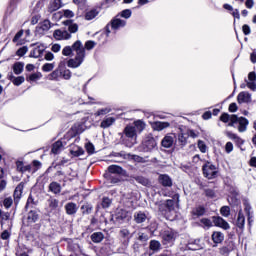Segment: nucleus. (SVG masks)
<instances>
[{"mask_svg": "<svg viewBox=\"0 0 256 256\" xmlns=\"http://www.w3.org/2000/svg\"><path fill=\"white\" fill-rule=\"evenodd\" d=\"M138 241H141L142 243H147V241H149V235H147L145 233H139Z\"/></svg>", "mask_w": 256, "mask_h": 256, "instance_id": "obj_53", "label": "nucleus"}, {"mask_svg": "<svg viewBox=\"0 0 256 256\" xmlns=\"http://www.w3.org/2000/svg\"><path fill=\"white\" fill-rule=\"evenodd\" d=\"M236 227L242 231L245 229V215L243 214V210H239L238 212Z\"/></svg>", "mask_w": 256, "mask_h": 256, "instance_id": "obj_20", "label": "nucleus"}, {"mask_svg": "<svg viewBox=\"0 0 256 256\" xmlns=\"http://www.w3.org/2000/svg\"><path fill=\"white\" fill-rule=\"evenodd\" d=\"M3 205L6 209H9L11 205H13V199L12 198H5L3 201Z\"/></svg>", "mask_w": 256, "mask_h": 256, "instance_id": "obj_60", "label": "nucleus"}, {"mask_svg": "<svg viewBox=\"0 0 256 256\" xmlns=\"http://www.w3.org/2000/svg\"><path fill=\"white\" fill-rule=\"evenodd\" d=\"M155 147H157V140H155L153 134L149 133L144 136L141 144L138 146V151L142 153H151Z\"/></svg>", "mask_w": 256, "mask_h": 256, "instance_id": "obj_3", "label": "nucleus"}, {"mask_svg": "<svg viewBox=\"0 0 256 256\" xmlns=\"http://www.w3.org/2000/svg\"><path fill=\"white\" fill-rule=\"evenodd\" d=\"M220 213L223 217H229L231 215V208L229 206H223L220 209Z\"/></svg>", "mask_w": 256, "mask_h": 256, "instance_id": "obj_45", "label": "nucleus"}, {"mask_svg": "<svg viewBox=\"0 0 256 256\" xmlns=\"http://www.w3.org/2000/svg\"><path fill=\"white\" fill-rule=\"evenodd\" d=\"M149 249L152 251V253H159V251L163 249V246L159 240H151L149 243Z\"/></svg>", "mask_w": 256, "mask_h": 256, "instance_id": "obj_21", "label": "nucleus"}, {"mask_svg": "<svg viewBox=\"0 0 256 256\" xmlns=\"http://www.w3.org/2000/svg\"><path fill=\"white\" fill-rule=\"evenodd\" d=\"M53 27V23L49 21L48 19H45L44 21L40 22L39 25L36 27V33L38 35H45L49 29Z\"/></svg>", "mask_w": 256, "mask_h": 256, "instance_id": "obj_8", "label": "nucleus"}, {"mask_svg": "<svg viewBox=\"0 0 256 256\" xmlns=\"http://www.w3.org/2000/svg\"><path fill=\"white\" fill-rule=\"evenodd\" d=\"M238 103H251V94L249 92H240L237 96Z\"/></svg>", "mask_w": 256, "mask_h": 256, "instance_id": "obj_22", "label": "nucleus"}, {"mask_svg": "<svg viewBox=\"0 0 256 256\" xmlns=\"http://www.w3.org/2000/svg\"><path fill=\"white\" fill-rule=\"evenodd\" d=\"M53 37L56 41H69L71 39V33L67 31V28H61L54 31Z\"/></svg>", "mask_w": 256, "mask_h": 256, "instance_id": "obj_7", "label": "nucleus"}, {"mask_svg": "<svg viewBox=\"0 0 256 256\" xmlns=\"http://www.w3.org/2000/svg\"><path fill=\"white\" fill-rule=\"evenodd\" d=\"M187 137H192V139H197L199 137V133L195 132L194 130H187L186 132Z\"/></svg>", "mask_w": 256, "mask_h": 256, "instance_id": "obj_59", "label": "nucleus"}, {"mask_svg": "<svg viewBox=\"0 0 256 256\" xmlns=\"http://www.w3.org/2000/svg\"><path fill=\"white\" fill-rule=\"evenodd\" d=\"M125 25H127V21L126 20H121V18H119V14L114 17L111 22L109 24L106 25L105 27V31H106V36L109 37V34L111 33V29L113 31H118V29H123V27H125ZM111 27V29H110Z\"/></svg>", "mask_w": 256, "mask_h": 256, "instance_id": "obj_4", "label": "nucleus"}, {"mask_svg": "<svg viewBox=\"0 0 256 256\" xmlns=\"http://www.w3.org/2000/svg\"><path fill=\"white\" fill-rule=\"evenodd\" d=\"M64 208L67 215H76L79 211V206L75 202H68Z\"/></svg>", "mask_w": 256, "mask_h": 256, "instance_id": "obj_16", "label": "nucleus"}, {"mask_svg": "<svg viewBox=\"0 0 256 256\" xmlns=\"http://www.w3.org/2000/svg\"><path fill=\"white\" fill-rule=\"evenodd\" d=\"M132 179H134V181H137L140 185H143L144 187H149L151 185V181L145 178V176H132Z\"/></svg>", "mask_w": 256, "mask_h": 256, "instance_id": "obj_27", "label": "nucleus"}, {"mask_svg": "<svg viewBox=\"0 0 256 256\" xmlns=\"http://www.w3.org/2000/svg\"><path fill=\"white\" fill-rule=\"evenodd\" d=\"M95 47V41H91L88 40L85 43V49H87V51H91V49H93Z\"/></svg>", "mask_w": 256, "mask_h": 256, "instance_id": "obj_61", "label": "nucleus"}, {"mask_svg": "<svg viewBox=\"0 0 256 256\" xmlns=\"http://www.w3.org/2000/svg\"><path fill=\"white\" fill-rule=\"evenodd\" d=\"M162 237V245H165V247H173L175 245V239H177V236L175 235V232L172 230H166L161 234Z\"/></svg>", "mask_w": 256, "mask_h": 256, "instance_id": "obj_6", "label": "nucleus"}, {"mask_svg": "<svg viewBox=\"0 0 256 256\" xmlns=\"http://www.w3.org/2000/svg\"><path fill=\"white\" fill-rule=\"evenodd\" d=\"M175 139H177V136H175V134L166 135L161 141L162 147H165V149H171V147H173V144L175 143Z\"/></svg>", "mask_w": 256, "mask_h": 256, "instance_id": "obj_12", "label": "nucleus"}, {"mask_svg": "<svg viewBox=\"0 0 256 256\" xmlns=\"http://www.w3.org/2000/svg\"><path fill=\"white\" fill-rule=\"evenodd\" d=\"M113 123H115V118L113 117H108V118H105L101 124H100V127L102 129H108V127H111V125H113Z\"/></svg>", "mask_w": 256, "mask_h": 256, "instance_id": "obj_36", "label": "nucleus"}, {"mask_svg": "<svg viewBox=\"0 0 256 256\" xmlns=\"http://www.w3.org/2000/svg\"><path fill=\"white\" fill-rule=\"evenodd\" d=\"M158 181L163 187H173V179L167 174H160Z\"/></svg>", "mask_w": 256, "mask_h": 256, "instance_id": "obj_15", "label": "nucleus"}, {"mask_svg": "<svg viewBox=\"0 0 256 256\" xmlns=\"http://www.w3.org/2000/svg\"><path fill=\"white\" fill-rule=\"evenodd\" d=\"M65 145H67L65 139L56 141L54 144H52L51 153H53V155H59V153L65 149Z\"/></svg>", "mask_w": 256, "mask_h": 256, "instance_id": "obj_11", "label": "nucleus"}, {"mask_svg": "<svg viewBox=\"0 0 256 256\" xmlns=\"http://www.w3.org/2000/svg\"><path fill=\"white\" fill-rule=\"evenodd\" d=\"M24 185L20 183L16 186L14 190V199H21V195H23Z\"/></svg>", "mask_w": 256, "mask_h": 256, "instance_id": "obj_40", "label": "nucleus"}, {"mask_svg": "<svg viewBox=\"0 0 256 256\" xmlns=\"http://www.w3.org/2000/svg\"><path fill=\"white\" fill-rule=\"evenodd\" d=\"M187 133H184L183 130H180V132L178 133V138H177V143L181 146V147H185L187 145Z\"/></svg>", "mask_w": 256, "mask_h": 256, "instance_id": "obj_26", "label": "nucleus"}, {"mask_svg": "<svg viewBox=\"0 0 256 256\" xmlns=\"http://www.w3.org/2000/svg\"><path fill=\"white\" fill-rule=\"evenodd\" d=\"M165 203H166V208L168 209V211H173V209H175V200L168 199L165 201Z\"/></svg>", "mask_w": 256, "mask_h": 256, "instance_id": "obj_49", "label": "nucleus"}, {"mask_svg": "<svg viewBox=\"0 0 256 256\" xmlns=\"http://www.w3.org/2000/svg\"><path fill=\"white\" fill-rule=\"evenodd\" d=\"M132 15V12L130 9H125L120 13V17H123L124 19H129Z\"/></svg>", "mask_w": 256, "mask_h": 256, "instance_id": "obj_54", "label": "nucleus"}, {"mask_svg": "<svg viewBox=\"0 0 256 256\" xmlns=\"http://www.w3.org/2000/svg\"><path fill=\"white\" fill-rule=\"evenodd\" d=\"M63 79L69 80L71 79V70L67 69L61 72Z\"/></svg>", "mask_w": 256, "mask_h": 256, "instance_id": "obj_62", "label": "nucleus"}, {"mask_svg": "<svg viewBox=\"0 0 256 256\" xmlns=\"http://www.w3.org/2000/svg\"><path fill=\"white\" fill-rule=\"evenodd\" d=\"M90 239L93 243H101L103 239H105V234L103 232H94L91 236Z\"/></svg>", "mask_w": 256, "mask_h": 256, "instance_id": "obj_29", "label": "nucleus"}, {"mask_svg": "<svg viewBox=\"0 0 256 256\" xmlns=\"http://www.w3.org/2000/svg\"><path fill=\"white\" fill-rule=\"evenodd\" d=\"M49 191H51V193H54V195H59V193H61V184L57 182L50 183Z\"/></svg>", "mask_w": 256, "mask_h": 256, "instance_id": "obj_32", "label": "nucleus"}, {"mask_svg": "<svg viewBox=\"0 0 256 256\" xmlns=\"http://www.w3.org/2000/svg\"><path fill=\"white\" fill-rule=\"evenodd\" d=\"M134 221L137 223H145L147 221V214L145 212L139 211L134 214Z\"/></svg>", "mask_w": 256, "mask_h": 256, "instance_id": "obj_31", "label": "nucleus"}, {"mask_svg": "<svg viewBox=\"0 0 256 256\" xmlns=\"http://www.w3.org/2000/svg\"><path fill=\"white\" fill-rule=\"evenodd\" d=\"M82 215H91L93 213V205L85 203L81 206Z\"/></svg>", "mask_w": 256, "mask_h": 256, "instance_id": "obj_39", "label": "nucleus"}, {"mask_svg": "<svg viewBox=\"0 0 256 256\" xmlns=\"http://www.w3.org/2000/svg\"><path fill=\"white\" fill-rule=\"evenodd\" d=\"M52 69H55V64L53 63H46L42 66L44 73H49Z\"/></svg>", "mask_w": 256, "mask_h": 256, "instance_id": "obj_47", "label": "nucleus"}, {"mask_svg": "<svg viewBox=\"0 0 256 256\" xmlns=\"http://www.w3.org/2000/svg\"><path fill=\"white\" fill-rule=\"evenodd\" d=\"M64 25L67 26L66 31H68V33H77L79 31V25H77V23H73V20H66L63 22Z\"/></svg>", "mask_w": 256, "mask_h": 256, "instance_id": "obj_17", "label": "nucleus"}, {"mask_svg": "<svg viewBox=\"0 0 256 256\" xmlns=\"http://www.w3.org/2000/svg\"><path fill=\"white\" fill-rule=\"evenodd\" d=\"M220 121H222V123H229V121H231V115H229L228 113H223L220 116Z\"/></svg>", "mask_w": 256, "mask_h": 256, "instance_id": "obj_55", "label": "nucleus"}, {"mask_svg": "<svg viewBox=\"0 0 256 256\" xmlns=\"http://www.w3.org/2000/svg\"><path fill=\"white\" fill-rule=\"evenodd\" d=\"M117 223H125V221H131V213L127 210L120 209L115 215Z\"/></svg>", "mask_w": 256, "mask_h": 256, "instance_id": "obj_10", "label": "nucleus"}, {"mask_svg": "<svg viewBox=\"0 0 256 256\" xmlns=\"http://www.w3.org/2000/svg\"><path fill=\"white\" fill-rule=\"evenodd\" d=\"M168 127H171L169 122L158 121L152 123V129H154V131H163V129H167Z\"/></svg>", "mask_w": 256, "mask_h": 256, "instance_id": "obj_23", "label": "nucleus"}, {"mask_svg": "<svg viewBox=\"0 0 256 256\" xmlns=\"http://www.w3.org/2000/svg\"><path fill=\"white\" fill-rule=\"evenodd\" d=\"M75 53V57L68 60L67 65L72 69H77L83 65L85 61V46L81 43L80 40L76 41L72 46H66L62 50V55L64 57H69Z\"/></svg>", "mask_w": 256, "mask_h": 256, "instance_id": "obj_1", "label": "nucleus"}, {"mask_svg": "<svg viewBox=\"0 0 256 256\" xmlns=\"http://www.w3.org/2000/svg\"><path fill=\"white\" fill-rule=\"evenodd\" d=\"M205 195H206V197H209L210 199H215V197H216L215 190H213V189H206Z\"/></svg>", "mask_w": 256, "mask_h": 256, "instance_id": "obj_56", "label": "nucleus"}, {"mask_svg": "<svg viewBox=\"0 0 256 256\" xmlns=\"http://www.w3.org/2000/svg\"><path fill=\"white\" fill-rule=\"evenodd\" d=\"M213 223L216 227L224 229V231H228V229H231L229 222L225 221V219L221 218L220 216H214Z\"/></svg>", "mask_w": 256, "mask_h": 256, "instance_id": "obj_13", "label": "nucleus"}, {"mask_svg": "<svg viewBox=\"0 0 256 256\" xmlns=\"http://www.w3.org/2000/svg\"><path fill=\"white\" fill-rule=\"evenodd\" d=\"M198 149L201 151V153H207V145L203 140L198 141Z\"/></svg>", "mask_w": 256, "mask_h": 256, "instance_id": "obj_52", "label": "nucleus"}, {"mask_svg": "<svg viewBox=\"0 0 256 256\" xmlns=\"http://www.w3.org/2000/svg\"><path fill=\"white\" fill-rule=\"evenodd\" d=\"M145 127L146 124L142 120H136L133 124L127 125L121 134L123 145L129 149L134 145H137V133H143Z\"/></svg>", "mask_w": 256, "mask_h": 256, "instance_id": "obj_2", "label": "nucleus"}, {"mask_svg": "<svg viewBox=\"0 0 256 256\" xmlns=\"http://www.w3.org/2000/svg\"><path fill=\"white\" fill-rule=\"evenodd\" d=\"M8 79L13 83V85H16V87H19V85H22V83H25V77L23 76L15 77L13 75V72L8 73Z\"/></svg>", "mask_w": 256, "mask_h": 256, "instance_id": "obj_18", "label": "nucleus"}, {"mask_svg": "<svg viewBox=\"0 0 256 256\" xmlns=\"http://www.w3.org/2000/svg\"><path fill=\"white\" fill-rule=\"evenodd\" d=\"M193 215L196 217H203L205 215V207L203 206H198L193 210Z\"/></svg>", "mask_w": 256, "mask_h": 256, "instance_id": "obj_42", "label": "nucleus"}, {"mask_svg": "<svg viewBox=\"0 0 256 256\" xmlns=\"http://www.w3.org/2000/svg\"><path fill=\"white\" fill-rule=\"evenodd\" d=\"M102 207H103V209H107V208L111 207V199H109L107 197L103 198Z\"/></svg>", "mask_w": 256, "mask_h": 256, "instance_id": "obj_57", "label": "nucleus"}, {"mask_svg": "<svg viewBox=\"0 0 256 256\" xmlns=\"http://www.w3.org/2000/svg\"><path fill=\"white\" fill-rule=\"evenodd\" d=\"M107 113H111V109H109V108H102V109L98 110L95 113V116L96 117H101V115H107Z\"/></svg>", "mask_w": 256, "mask_h": 256, "instance_id": "obj_51", "label": "nucleus"}, {"mask_svg": "<svg viewBox=\"0 0 256 256\" xmlns=\"http://www.w3.org/2000/svg\"><path fill=\"white\" fill-rule=\"evenodd\" d=\"M99 15L98 9H92L85 14L86 21H92V19H95Z\"/></svg>", "mask_w": 256, "mask_h": 256, "instance_id": "obj_38", "label": "nucleus"}, {"mask_svg": "<svg viewBox=\"0 0 256 256\" xmlns=\"http://www.w3.org/2000/svg\"><path fill=\"white\" fill-rule=\"evenodd\" d=\"M24 68L25 64L23 62H16L13 65V72L15 73V75H21Z\"/></svg>", "mask_w": 256, "mask_h": 256, "instance_id": "obj_35", "label": "nucleus"}, {"mask_svg": "<svg viewBox=\"0 0 256 256\" xmlns=\"http://www.w3.org/2000/svg\"><path fill=\"white\" fill-rule=\"evenodd\" d=\"M16 167H17V171H19L20 173H31V165H23L22 161H17L16 162Z\"/></svg>", "mask_w": 256, "mask_h": 256, "instance_id": "obj_30", "label": "nucleus"}, {"mask_svg": "<svg viewBox=\"0 0 256 256\" xmlns=\"http://www.w3.org/2000/svg\"><path fill=\"white\" fill-rule=\"evenodd\" d=\"M108 173L111 175H122V176L127 175V171H125V169H123L119 165H110L108 167Z\"/></svg>", "mask_w": 256, "mask_h": 256, "instance_id": "obj_14", "label": "nucleus"}, {"mask_svg": "<svg viewBox=\"0 0 256 256\" xmlns=\"http://www.w3.org/2000/svg\"><path fill=\"white\" fill-rule=\"evenodd\" d=\"M245 81L248 89H251V91H256V82H249L248 80Z\"/></svg>", "mask_w": 256, "mask_h": 256, "instance_id": "obj_63", "label": "nucleus"}, {"mask_svg": "<svg viewBox=\"0 0 256 256\" xmlns=\"http://www.w3.org/2000/svg\"><path fill=\"white\" fill-rule=\"evenodd\" d=\"M70 153L71 155H73V157H81V155H83L85 151L79 146H72Z\"/></svg>", "mask_w": 256, "mask_h": 256, "instance_id": "obj_37", "label": "nucleus"}, {"mask_svg": "<svg viewBox=\"0 0 256 256\" xmlns=\"http://www.w3.org/2000/svg\"><path fill=\"white\" fill-rule=\"evenodd\" d=\"M201 223H202V225H204V227H206L207 229L213 227V222H212L209 218H202V219H201Z\"/></svg>", "mask_w": 256, "mask_h": 256, "instance_id": "obj_50", "label": "nucleus"}, {"mask_svg": "<svg viewBox=\"0 0 256 256\" xmlns=\"http://www.w3.org/2000/svg\"><path fill=\"white\" fill-rule=\"evenodd\" d=\"M119 235L125 241H130L131 237H133V233H131V230H129V228H122L119 232Z\"/></svg>", "mask_w": 256, "mask_h": 256, "instance_id": "obj_28", "label": "nucleus"}, {"mask_svg": "<svg viewBox=\"0 0 256 256\" xmlns=\"http://www.w3.org/2000/svg\"><path fill=\"white\" fill-rule=\"evenodd\" d=\"M58 9H61V0H54L49 4V13H54V11H58Z\"/></svg>", "mask_w": 256, "mask_h": 256, "instance_id": "obj_33", "label": "nucleus"}, {"mask_svg": "<svg viewBox=\"0 0 256 256\" xmlns=\"http://www.w3.org/2000/svg\"><path fill=\"white\" fill-rule=\"evenodd\" d=\"M226 153H231L233 151V143L227 142L225 146Z\"/></svg>", "mask_w": 256, "mask_h": 256, "instance_id": "obj_64", "label": "nucleus"}, {"mask_svg": "<svg viewBox=\"0 0 256 256\" xmlns=\"http://www.w3.org/2000/svg\"><path fill=\"white\" fill-rule=\"evenodd\" d=\"M28 223H35L39 219L37 212L31 210L27 215Z\"/></svg>", "mask_w": 256, "mask_h": 256, "instance_id": "obj_41", "label": "nucleus"}, {"mask_svg": "<svg viewBox=\"0 0 256 256\" xmlns=\"http://www.w3.org/2000/svg\"><path fill=\"white\" fill-rule=\"evenodd\" d=\"M211 237L213 243H215L216 245L219 243H223V241H225V234H223V232H213Z\"/></svg>", "mask_w": 256, "mask_h": 256, "instance_id": "obj_24", "label": "nucleus"}, {"mask_svg": "<svg viewBox=\"0 0 256 256\" xmlns=\"http://www.w3.org/2000/svg\"><path fill=\"white\" fill-rule=\"evenodd\" d=\"M237 123L239 124L238 131L245 133V131H247V125H249V120L245 117H238Z\"/></svg>", "mask_w": 256, "mask_h": 256, "instance_id": "obj_19", "label": "nucleus"}, {"mask_svg": "<svg viewBox=\"0 0 256 256\" xmlns=\"http://www.w3.org/2000/svg\"><path fill=\"white\" fill-rule=\"evenodd\" d=\"M202 171H203V175H204V177H206V179H215V177H217V166L213 165L209 161H207L202 166Z\"/></svg>", "mask_w": 256, "mask_h": 256, "instance_id": "obj_5", "label": "nucleus"}, {"mask_svg": "<svg viewBox=\"0 0 256 256\" xmlns=\"http://www.w3.org/2000/svg\"><path fill=\"white\" fill-rule=\"evenodd\" d=\"M187 249H189L190 251H199L200 247H199V244L197 243V240L190 241L187 244Z\"/></svg>", "mask_w": 256, "mask_h": 256, "instance_id": "obj_43", "label": "nucleus"}, {"mask_svg": "<svg viewBox=\"0 0 256 256\" xmlns=\"http://www.w3.org/2000/svg\"><path fill=\"white\" fill-rule=\"evenodd\" d=\"M158 210L160 211V213H167V211H169L167 209V204L163 201L157 202L156 203Z\"/></svg>", "mask_w": 256, "mask_h": 256, "instance_id": "obj_44", "label": "nucleus"}, {"mask_svg": "<svg viewBox=\"0 0 256 256\" xmlns=\"http://www.w3.org/2000/svg\"><path fill=\"white\" fill-rule=\"evenodd\" d=\"M85 149L89 155H93V153H95V146L91 142H88L85 145Z\"/></svg>", "mask_w": 256, "mask_h": 256, "instance_id": "obj_48", "label": "nucleus"}, {"mask_svg": "<svg viewBox=\"0 0 256 256\" xmlns=\"http://www.w3.org/2000/svg\"><path fill=\"white\" fill-rule=\"evenodd\" d=\"M27 51H28L27 46H23L17 50L16 54L18 55V57H23V55H25Z\"/></svg>", "mask_w": 256, "mask_h": 256, "instance_id": "obj_58", "label": "nucleus"}, {"mask_svg": "<svg viewBox=\"0 0 256 256\" xmlns=\"http://www.w3.org/2000/svg\"><path fill=\"white\" fill-rule=\"evenodd\" d=\"M226 135L229 137V139H232V141L236 143L237 147H241V145L245 143L243 139H241L239 136H237V134H234L233 132H226Z\"/></svg>", "mask_w": 256, "mask_h": 256, "instance_id": "obj_25", "label": "nucleus"}, {"mask_svg": "<svg viewBox=\"0 0 256 256\" xmlns=\"http://www.w3.org/2000/svg\"><path fill=\"white\" fill-rule=\"evenodd\" d=\"M31 47H34V49L30 52V57H33L34 59H39L45 52V46L43 44L34 43L31 44Z\"/></svg>", "mask_w": 256, "mask_h": 256, "instance_id": "obj_9", "label": "nucleus"}, {"mask_svg": "<svg viewBox=\"0 0 256 256\" xmlns=\"http://www.w3.org/2000/svg\"><path fill=\"white\" fill-rule=\"evenodd\" d=\"M122 176L123 175H120V174H109L108 181L114 185L117 183H121V181H123Z\"/></svg>", "mask_w": 256, "mask_h": 256, "instance_id": "obj_34", "label": "nucleus"}, {"mask_svg": "<svg viewBox=\"0 0 256 256\" xmlns=\"http://www.w3.org/2000/svg\"><path fill=\"white\" fill-rule=\"evenodd\" d=\"M48 203H49L50 209H57V207H59V200L55 198H50L48 200Z\"/></svg>", "mask_w": 256, "mask_h": 256, "instance_id": "obj_46", "label": "nucleus"}]
</instances>
